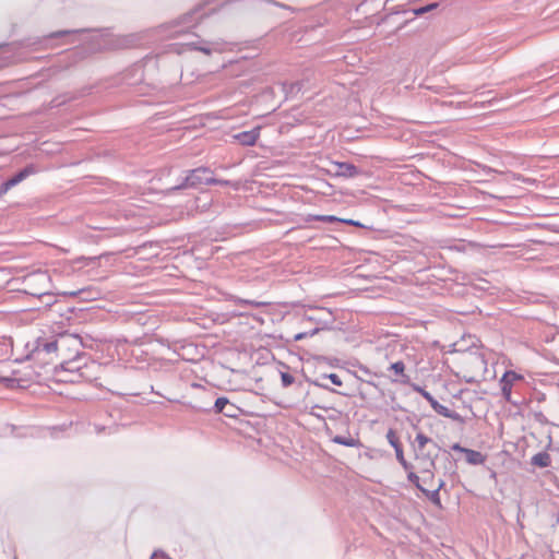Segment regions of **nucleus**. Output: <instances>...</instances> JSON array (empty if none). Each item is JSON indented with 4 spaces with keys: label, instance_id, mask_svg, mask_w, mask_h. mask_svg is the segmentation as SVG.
<instances>
[{
    "label": "nucleus",
    "instance_id": "obj_16",
    "mask_svg": "<svg viewBox=\"0 0 559 559\" xmlns=\"http://www.w3.org/2000/svg\"><path fill=\"white\" fill-rule=\"evenodd\" d=\"M389 369L394 371L395 374L401 376V380H400L401 383L411 385L409 377L404 373L405 364L402 360H397V361L391 364Z\"/></svg>",
    "mask_w": 559,
    "mask_h": 559
},
{
    "label": "nucleus",
    "instance_id": "obj_10",
    "mask_svg": "<svg viewBox=\"0 0 559 559\" xmlns=\"http://www.w3.org/2000/svg\"><path fill=\"white\" fill-rule=\"evenodd\" d=\"M260 127H257L253 130L240 132L235 134L234 139L246 146L254 145L260 136Z\"/></svg>",
    "mask_w": 559,
    "mask_h": 559
},
{
    "label": "nucleus",
    "instance_id": "obj_29",
    "mask_svg": "<svg viewBox=\"0 0 559 559\" xmlns=\"http://www.w3.org/2000/svg\"><path fill=\"white\" fill-rule=\"evenodd\" d=\"M239 302H240V304H248V305H251V306H253V307H261V306L266 305V302H261V301H251V300H240Z\"/></svg>",
    "mask_w": 559,
    "mask_h": 559
},
{
    "label": "nucleus",
    "instance_id": "obj_9",
    "mask_svg": "<svg viewBox=\"0 0 559 559\" xmlns=\"http://www.w3.org/2000/svg\"><path fill=\"white\" fill-rule=\"evenodd\" d=\"M330 384L341 386L342 379L336 373L321 372L317 377V388L330 389Z\"/></svg>",
    "mask_w": 559,
    "mask_h": 559
},
{
    "label": "nucleus",
    "instance_id": "obj_34",
    "mask_svg": "<svg viewBox=\"0 0 559 559\" xmlns=\"http://www.w3.org/2000/svg\"><path fill=\"white\" fill-rule=\"evenodd\" d=\"M207 170L205 168H202V169H197L192 173V176H191V179L197 176L198 174H206Z\"/></svg>",
    "mask_w": 559,
    "mask_h": 559
},
{
    "label": "nucleus",
    "instance_id": "obj_31",
    "mask_svg": "<svg viewBox=\"0 0 559 559\" xmlns=\"http://www.w3.org/2000/svg\"><path fill=\"white\" fill-rule=\"evenodd\" d=\"M401 465L407 473L414 469V466L408 461H405L404 464Z\"/></svg>",
    "mask_w": 559,
    "mask_h": 559
},
{
    "label": "nucleus",
    "instance_id": "obj_15",
    "mask_svg": "<svg viewBox=\"0 0 559 559\" xmlns=\"http://www.w3.org/2000/svg\"><path fill=\"white\" fill-rule=\"evenodd\" d=\"M531 464L537 467H548L551 464V456L546 451L538 452L531 459Z\"/></svg>",
    "mask_w": 559,
    "mask_h": 559
},
{
    "label": "nucleus",
    "instance_id": "obj_26",
    "mask_svg": "<svg viewBox=\"0 0 559 559\" xmlns=\"http://www.w3.org/2000/svg\"><path fill=\"white\" fill-rule=\"evenodd\" d=\"M345 224L360 227V228H366V226L364 224H361L359 221L342 218V225H345Z\"/></svg>",
    "mask_w": 559,
    "mask_h": 559
},
{
    "label": "nucleus",
    "instance_id": "obj_38",
    "mask_svg": "<svg viewBox=\"0 0 559 559\" xmlns=\"http://www.w3.org/2000/svg\"><path fill=\"white\" fill-rule=\"evenodd\" d=\"M432 444L437 448V450H440V447H438L437 443L433 442Z\"/></svg>",
    "mask_w": 559,
    "mask_h": 559
},
{
    "label": "nucleus",
    "instance_id": "obj_36",
    "mask_svg": "<svg viewBox=\"0 0 559 559\" xmlns=\"http://www.w3.org/2000/svg\"><path fill=\"white\" fill-rule=\"evenodd\" d=\"M407 22H408V20L404 21V22H403V23L397 27V29H402V28L405 26V24H406Z\"/></svg>",
    "mask_w": 559,
    "mask_h": 559
},
{
    "label": "nucleus",
    "instance_id": "obj_33",
    "mask_svg": "<svg viewBox=\"0 0 559 559\" xmlns=\"http://www.w3.org/2000/svg\"><path fill=\"white\" fill-rule=\"evenodd\" d=\"M316 361H317V368H318L322 362H325L326 359H325V357L317 355Z\"/></svg>",
    "mask_w": 559,
    "mask_h": 559
},
{
    "label": "nucleus",
    "instance_id": "obj_5",
    "mask_svg": "<svg viewBox=\"0 0 559 559\" xmlns=\"http://www.w3.org/2000/svg\"><path fill=\"white\" fill-rule=\"evenodd\" d=\"M439 4L437 2L428 3L423 7L413 8V9H403L402 7H392L386 8L388 14L383 17V21L390 20L393 15L401 14V13H408L411 12L413 15H424L432 10H435Z\"/></svg>",
    "mask_w": 559,
    "mask_h": 559
},
{
    "label": "nucleus",
    "instance_id": "obj_7",
    "mask_svg": "<svg viewBox=\"0 0 559 559\" xmlns=\"http://www.w3.org/2000/svg\"><path fill=\"white\" fill-rule=\"evenodd\" d=\"M36 173V168L34 165H28L21 171H19L15 176L10 178L9 180L4 181L0 186V195H3L9 192L10 189H12L17 183L22 182L24 179H26L28 176Z\"/></svg>",
    "mask_w": 559,
    "mask_h": 559
},
{
    "label": "nucleus",
    "instance_id": "obj_1",
    "mask_svg": "<svg viewBox=\"0 0 559 559\" xmlns=\"http://www.w3.org/2000/svg\"><path fill=\"white\" fill-rule=\"evenodd\" d=\"M57 352L58 342L56 340L46 341L38 338L36 341V346L28 356V359L34 364L36 368L43 369L46 366L52 365L57 361Z\"/></svg>",
    "mask_w": 559,
    "mask_h": 559
},
{
    "label": "nucleus",
    "instance_id": "obj_19",
    "mask_svg": "<svg viewBox=\"0 0 559 559\" xmlns=\"http://www.w3.org/2000/svg\"><path fill=\"white\" fill-rule=\"evenodd\" d=\"M321 175L317 174V194L321 193L323 195L329 194V190L331 189V185L324 178L320 177Z\"/></svg>",
    "mask_w": 559,
    "mask_h": 559
},
{
    "label": "nucleus",
    "instance_id": "obj_13",
    "mask_svg": "<svg viewBox=\"0 0 559 559\" xmlns=\"http://www.w3.org/2000/svg\"><path fill=\"white\" fill-rule=\"evenodd\" d=\"M444 480L440 479L436 489L428 490L425 487L420 488V491L437 507H441V500L439 491L444 487Z\"/></svg>",
    "mask_w": 559,
    "mask_h": 559
},
{
    "label": "nucleus",
    "instance_id": "obj_21",
    "mask_svg": "<svg viewBox=\"0 0 559 559\" xmlns=\"http://www.w3.org/2000/svg\"><path fill=\"white\" fill-rule=\"evenodd\" d=\"M528 416H532L534 418V420L540 425L549 424L548 418L544 415V413L542 411H532L528 413Z\"/></svg>",
    "mask_w": 559,
    "mask_h": 559
},
{
    "label": "nucleus",
    "instance_id": "obj_32",
    "mask_svg": "<svg viewBox=\"0 0 559 559\" xmlns=\"http://www.w3.org/2000/svg\"><path fill=\"white\" fill-rule=\"evenodd\" d=\"M151 559H168L163 554L154 552Z\"/></svg>",
    "mask_w": 559,
    "mask_h": 559
},
{
    "label": "nucleus",
    "instance_id": "obj_8",
    "mask_svg": "<svg viewBox=\"0 0 559 559\" xmlns=\"http://www.w3.org/2000/svg\"><path fill=\"white\" fill-rule=\"evenodd\" d=\"M359 174V169L349 163L335 162V166H332L333 177H345L353 178Z\"/></svg>",
    "mask_w": 559,
    "mask_h": 559
},
{
    "label": "nucleus",
    "instance_id": "obj_2",
    "mask_svg": "<svg viewBox=\"0 0 559 559\" xmlns=\"http://www.w3.org/2000/svg\"><path fill=\"white\" fill-rule=\"evenodd\" d=\"M411 388L419 393L432 407V409L438 414L445 418H450L456 423L464 424V418L456 412L449 409L447 406L440 404L428 391H426L423 386L411 383Z\"/></svg>",
    "mask_w": 559,
    "mask_h": 559
},
{
    "label": "nucleus",
    "instance_id": "obj_6",
    "mask_svg": "<svg viewBox=\"0 0 559 559\" xmlns=\"http://www.w3.org/2000/svg\"><path fill=\"white\" fill-rule=\"evenodd\" d=\"M436 459L437 454L433 455L430 451L416 452V460L420 464V473L428 474L431 480L435 478Z\"/></svg>",
    "mask_w": 559,
    "mask_h": 559
},
{
    "label": "nucleus",
    "instance_id": "obj_18",
    "mask_svg": "<svg viewBox=\"0 0 559 559\" xmlns=\"http://www.w3.org/2000/svg\"><path fill=\"white\" fill-rule=\"evenodd\" d=\"M415 442L417 443V448H415V453L425 451V447L428 443H433L430 438H428L426 435L421 432L416 435Z\"/></svg>",
    "mask_w": 559,
    "mask_h": 559
},
{
    "label": "nucleus",
    "instance_id": "obj_12",
    "mask_svg": "<svg viewBox=\"0 0 559 559\" xmlns=\"http://www.w3.org/2000/svg\"><path fill=\"white\" fill-rule=\"evenodd\" d=\"M317 224H331L334 229L337 228V226L342 225V218H338L334 215H318L317 214ZM320 229V226L317 225V231ZM319 242H321V238L317 234V247H319ZM323 243H320V247H323Z\"/></svg>",
    "mask_w": 559,
    "mask_h": 559
},
{
    "label": "nucleus",
    "instance_id": "obj_3",
    "mask_svg": "<svg viewBox=\"0 0 559 559\" xmlns=\"http://www.w3.org/2000/svg\"><path fill=\"white\" fill-rule=\"evenodd\" d=\"M343 322H338L335 312L317 302V333L328 330H341Z\"/></svg>",
    "mask_w": 559,
    "mask_h": 559
},
{
    "label": "nucleus",
    "instance_id": "obj_27",
    "mask_svg": "<svg viewBox=\"0 0 559 559\" xmlns=\"http://www.w3.org/2000/svg\"><path fill=\"white\" fill-rule=\"evenodd\" d=\"M282 382L284 386H288L294 382V377L290 376L289 373L284 372L282 373Z\"/></svg>",
    "mask_w": 559,
    "mask_h": 559
},
{
    "label": "nucleus",
    "instance_id": "obj_28",
    "mask_svg": "<svg viewBox=\"0 0 559 559\" xmlns=\"http://www.w3.org/2000/svg\"><path fill=\"white\" fill-rule=\"evenodd\" d=\"M394 451H395V456H396V460L399 461V463L404 464L406 459L404 456L403 448L400 447V448L395 449Z\"/></svg>",
    "mask_w": 559,
    "mask_h": 559
},
{
    "label": "nucleus",
    "instance_id": "obj_14",
    "mask_svg": "<svg viewBox=\"0 0 559 559\" xmlns=\"http://www.w3.org/2000/svg\"><path fill=\"white\" fill-rule=\"evenodd\" d=\"M332 442L345 445L348 448H360L362 444L358 438H353L352 436H334Z\"/></svg>",
    "mask_w": 559,
    "mask_h": 559
},
{
    "label": "nucleus",
    "instance_id": "obj_30",
    "mask_svg": "<svg viewBox=\"0 0 559 559\" xmlns=\"http://www.w3.org/2000/svg\"><path fill=\"white\" fill-rule=\"evenodd\" d=\"M451 449L453 451H457V452L464 453V450H466L467 448L462 447L460 443H454V444H452Z\"/></svg>",
    "mask_w": 559,
    "mask_h": 559
},
{
    "label": "nucleus",
    "instance_id": "obj_11",
    "mask_svg": "<svg viewBox=\"0 0 559 559\" xmlns=\"http://www.w3.org/2000/svg\"><path fill=\"white\" fill-rule=\"evenodd\" d=\"M332 166H335V162L330 159L328 156H323L317 153V174L318 175H332Z\"/></svg>",
    "mask_w": 559,
    "mask_h": 559
},
{
    "label": "nucleus",
    "instance_id": "obj_20",
    "mask_svg": "<svg viewBox=\"0 0 559 559\" xmlns=\"http://www.w3.org/2000/svg\"><path fill=\"white\" fill-rule=\"evenodd\" d=\"M385 437H386L388 442L394 450L402 447L400 439L394 429H389Z\"/></svg>",
    "mask_w": 559,
    "mask_h": 559
},
{
    "label": "nucleus",
    "instance_id": "obj_35",
    "mask_svg": "<svg viewBox=\"0 0 559 559\" xmlns=\"http://www.w3.org/2000/svg\"><path fill=\"white\" fill-rule=\"evenodd\" d=\"M516 180H521V181H523V182H531V181H533L532 179H530V178H524V177H523V176H521V175H519V176L516 177Z\"/></svg>",
    "mask_w": 559,
    "mask_h": 559
},
{
    "label": "nucleus",
    "instance_id": "obj_17",
    "mask_svg": "<svg viewBox=\"0 0 559 559\" xmlns=\"http://www.w3.org/2000/svg\"><path fill=\"white\" fill-rule=\"evenodd\" d=\"M464 454L468 464L480 465L485 462V455L479 451L466 449Z\"/></svg>",
    "mask_w": 559,
    "mask_h": 559
},
{
    "label": "nucleus",
    "instance_id": "obj_37",
    "mask_svg": "<svg viewBox=\"0 0 559 559\" xmlns=\"http://www.w3.org/2000/svg\"><path fill=\"white\" fill-rule=\"evenodd\" d=\"M425 484H429V481H432L429 477L423 479Z\"/></svg>",
    "mask_w": 559,
    "mask_h": 559
},
{
    "label": "nucleus",
    "instance_id": "obj_23",
    "mask_svg": "<svg viewBox=\"0 0 559 559\" xmlns=\"http://www.w3.org/2000/svg\"><path fill=\"white\" fill-rule=\"evenodd\" d=\"M407 480L412 483L417 489L420 490V488H423V486L420 485V478L414 471L407 473Z\"/></svg>",
    "mask_w": 559,
    "mask_h": 559
},
{
    "label": "nucleus",
    "instance_id": "obj_4",
    "mask_svg": "<svg viewBox=\"0 0 559 559\" xmlns=\"http://www.w3.org/2000/svg\"><path fill=\"white\" fill-rule=\"evenodd\" d=\"M524 379V377L513 370H507L502 377L500 378L499 380V384H500V388H501V394L503 396V399L509 402V403H512V404H516L515 402L512 401L511 399V395H512V388L514 385L515 382L518 381H522Z\"/></svg>",
    "mask_w": 559,
    "mask_h": 559
},
{
    "label": "nucleus",
    "instance_id": "obj_22",
    "mask_svg": "<svg viewBox=\"0 0 559 559\" xmlns=\"http://www.w3.org/2000/svg\"><path fill=\"white\" fill-rule=\"evenodd\" d=\"M10 342L5 337H0V359L9 354Z\"/></svg>",
    "mask_w": 559,
    "mask_h": 559
},
{
    "label": "nucleus",
    "instance_id": "obj_25",
    "mask_svg": "<svg viewBox=\"0 0 559 559\" xmlns=\"http://www.w3.org/2000/svg\"><path fill=\"white\" fill-rule=\"evenodd\" d=\"M316 418H317V430H319L322 426V428H325L326 431H329V427L326 425L325 418L319 414L316 415Z\"/></svg>",
    "mask_w": 559,
    "mask_h": 559
},
{
    "label": "nucleus",
    "instance_id": "obj_24",
    "mask_svg": "<svg viewBox=\"0 0 559 559\" xmlns=\"http://www.w3.org/2000/svg\"><path fill=\"white\" fill-rule=\"evenodd\" d=\"M229 404V401L226 397H218L215 401V409L217 413H223L225 407Z\"/></svg>",
    "mask_w": 559,
    "mask_h": 559
}]
</instances>
